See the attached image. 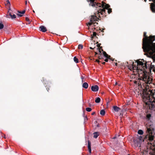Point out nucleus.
Listing matches in <instances>:
<instances>
[{
    "label": "nucleus",
    "mask_w": 155,
    "mask_h": 155,
    "mask_svg": "<svg viewBox=\"0 0 155 155\" xmlns=\"http://www.w3.org/2000/svg\"><path fill=\"white\" fill-rule=\"evenodd\" d=\"M151 116L150 114H147L146 119L148 122L146 124V134L145 137H143L140 136L137 138H135L134 139V142L135 146L140 147L143 141L147 142V149L150 150V153L151 155H155V144L154 140L155 137V129L152 122L150 120V121L151 119Z\"/></svg>",
    "instance_id": "nucleus-1"
},
{
    "label": "nucleus",
    "mask_w": 155,
    "mask_h": 155,
    "mask_svg": "<svg viewBox=\"0 0 155 155\" xmlns=\"http://www.w3.org/2000/svg\"><path fill=\"white\" fill-rule=\"evenodd\" d=\"M143 36L142 48L144 52V54L152 58L153 62H155V43H153L155 40V36L150 35L148 37L146 35V32H144Z\"/></svg>",
    "instance_id": "nucleus-2"
},
{
    "label": "nucleus",
    "mask_w": 155,
    "mask_h": 155,
    "mask_svg": "<svg viewBox=\"0 0 155 155\" xmlns=\"http://www.w3.org/2000/svg\"><path fill=\"white\" fill-rule=\"evenodd\" d=\"M141 61L139 60H137L136 61L137 63V65H134V62H133L132 61H130L129 62V63L127 62V65L129 68L130 71L132 70H137L139 72V70H140L141 71H143V73L145 74V73H148V71L147 72V71L146 70L148 68V69L150 71L151 69H153L154 68V65H152V63H151V65L149 68V65L147 66V62L146 61H144L143 59L141 60Z\"/></svg>",
    "instance_id": "nucleus-3"
},
{
    "label": "nucleus",
    "mask_w": 155,
    "mask_h": 155,
    "mask_svg": "<svg viewBox=\"0 0 155 155\" xmlns=\"http://www.w3.org/2000/svg\"><path fill=\"white\" fill-rule=\"evenodd\" d=\"M145 95V96H144V98L145 100L143 101L146 103L147 108L149 109V112H150V110L151 111V112H155V98L150 97L149 94Z\"/></svg>",
    "instance_id": "nucleus-4"
},
{
    "label": "nucleus",
    "mask_w": 155,
    "mask_h": 155,
    "mask_svg": "<svg viewBox=\"0 0 155 155\" xmlns=\"http://www.w3.org/2000/svg\"><path fill=\"white\" fill-rule=\"evenodd\" d=\"M153 78H138L137 81H135L134 83L136 84H145L148 88L155 87V84L153 83Z\"/></svg>",
    "instance_id": "nucleus-5"
},
{
    "label": "nucleus",
    "mask_w": 155,
    "mask_h": 155,
    "mask_svg": "<svg viewBox=\"0 0 155 155\" xmlns=\"http://www.w3.org/2000/svg\"><path fill=\"white\" fill-rule=\"evenodd\" d=\"M155 89L153 88L152 89H149L148 91L143 92V95L142 96L143 101L145 100V99H144L145 98H144V96H145V95L146 94H149L150 96H150V97L151 98H155L153 96L155 93Z\"/></svg>",
    "instance_id": "nucleus-6"
},
{
    "label": "nucleus",
    "mask_w": 155,
    "mask_h": 155,
    "mask_svg": "<svg viewBox=\"0 0 155 155\" xmlns=\"http://www.w3.org/2000/svg\"><path fill=\"white\" fill-rule=\"evenodd\" d=\"M87 1L88 2H90V5L92 6H95L96 5L97 6L101 7L102 8H104L105 7V4H106V3L102 2L101 6L100 3H97L95 2L94 0H87Z\"/></svg>",
    "instance_id": "nucleus-7"
},
{
    "label": "nucleus",
    "mask_w": 155,
    "mask_h": 155,
    "mask_svg": "<svg viewBox=\"0 0 155 155\" xmlns=\"http://www.w3.org/2000/svg\"><path fill=\"white\" fill-rule=\"evenodd\" d=\"M149 1H152L153 2L151 4L150 8L152 12L155 13V0H149Z\"/></svg>",
    "instance_id": "nucleus-8"
},
{
    "label": "nucleus",
    "mask_w": 155,
    "mask_h": 155,
    "mask_svg": "<svg viewBox=\"0 0 155 155\" xmlns=\"http://www.w3.org/2000/svg\"><path fill=\"white\" fill-rule=\"evenodd\" d=\"M91 90L93 92H97L98 91L99 87L98 85H95L91 87Z\"/></svg>",
    "instance_id": "nucleus-9"
},
{
    "label": "nucleus",
    "mask_w": 155,
    "mask_h": 155,
    "mask_svg": "<svg viewBox=\"0 0 155 155\" xmlns=\"http://www.w3.org/2000/svg\"><path fill=\"white\" fill-rule=\"evenodd\" d=\"M97 19H98V18H97L96 16H91V18L90 20V21L94 23V24L96 23L95 21H97ZM97 24V23H96Z\"/></svg>",
    "instance_id": "nucleus-10"
},
{
    "label": "nucleus",
    "mask_w": 155,
    "mask_h": 155,
    "mask_svg": "<svg viewBox=\"0 0 155 155\" xmlns=\"http://www.w3.org/2000/svg\"><path fill=\"white\" fill-rule=\"evenodd\" d=\"M43 82L45 84V85L46 84H47L48 85V86L47 85H45V87H46V89L48 91V90H49V88H48V87H50V83L49 82H48V81H45V80L43 79Z\"/></svg>",
    "instance_id": "nucleus-11"
},
{
    "label": "nucleus",
    "mask_w": 155,
    "mask_h": 155,
    "mask_svg": "<svg viewBox=\"0 0 155 155\" xmlns=\"http://www.w3.org/2000/svg\"><path fill=\"white\" fill-rule=\"evenodd\" d=\"M8 15L7 16V17L8 18H10V17H9V16H10V18L12 19H14L16 18V15L15 14H13L12 15L11 12H10L9 11H8Z\"/></svg>",
    "instance_id": "nucleus-12"
},
{
    "label": "nucleus",
    "mask_w": 155,
    "mask_h": 155,
    "mask_svg": "<svg viewBox=\"0 0 155 155\" xmlns=\"http://www.w3.org/2000/svg\"><path fill=\"white\" fill-rule=\"evenodd\" d=\"M39 30L42 32H45L47 30L46 27L44 26H40L39 27Z\"/></svg>",
    "instance_id": "nucleus-13"
},
{
    "label": "nucleus",
    "mask_w": 155,
    "mask_h": 155,
    "mask_svg": "<svg viewBox=\"0 0 155 155\" xmlns=\"http://www.w3.org/2000/svg\"><path fill=\"white\" fill-rule=\"evenodd\" d=\"M113 108L114 111L117 112L119 111L121 109L120 107L116 106H114Z\"/></svg>",
    "instance_id": "nucleus-14"
},
{
    "label": "nucleus",
    "mask_w": 155,
    "mask_h": 155,
    "mask_svg": "<svg viewBox=\"0 0 155 155\" xmlns=\"http://www.w3.org/2000/svg\"><path fill=\"white\" fill-rule=\"evenodd\" d=\"M82 87L85 89H87L88 87V85L87 82H84L82 84Z\"/></svg>",
    "instance_id": "nucleus-15"
},
{
    "label": "nucleus",
    "mask_w": 155,
    "mask_h": 155,
    "mask_svg": "<svg viewBox=\"0 0 155 155\" xmlns=\"http://www.w3.org/2000/svg\"><path fill=\"white\" fill-rule=\"evenodd\" d=\"M103 54L104 56L106 57V58H110V56L108 55L106 52L105 51H103Z\"/></svg>",
    "instance_id": "nucleus-16"
},
{
    "label": "nucleus",
    "mask_w": 155,
    "mask_h": 155,
    "mask_svg": "<svg viewBox=\"0 0 155 155\" xmlns=\"http://www.w3.org/2000/svg\"><path fill=\"white\" fill-rule=\"evenodd\" d=\"M93 137L95 138H96L99 135V133L98 132H95L93 133Z\"/></svg>",
    "instance_id": "nucleus-17"
},
{
    "label": "nucleus",
    "mask_w": 155,
    "mask_h": 155,
    "mask_svg": "<svg viewBox=\"0 0 155 155\" xmlns=\"http://www.w3.org/2000/svg\"><path fill=\"white\" fill-rule=\"evenodd\" d=\"M91 143L90 141L89 140L88 141V151H89L90 150H91Z\"/></svg>",
    "instance_id": "nucleus-18"
},
{
    "label": "nucleus",
    "mask_w": 155,
    "mask_h": 155,
    "mask_svg": "<svg viewBox=\"0 0 155 155\" xmlns=\"http://www.w3.org/2000/svg\"><path fill=\"white\" fill-rule=\"evenodd\" d=\"M100 114L102 116H104L105 114V111L104 109L102 110L100 112Z\"/></svg>",
    "instance_id": "nucleus-19"
},
{
    "label": "nucleus",
    "mask_w": 155,
    "mask_h": 155,
    "mask_svg": "<svg viewBox=\"0 0 155 155\" xmlns=\"http://www.w3.org/2000/svg\"><path fill=\"white\" fill-rule=\"evenodd\" d=\"M101 99L99 97H97L95 100V102L96 103H99L100 102Z\"/></svg>",
    "instance_id": "nucleus-20"
},
{
    "label": "nucleus",
    "mask_w": 155,
    "mask_h": 155,
    "mask_svg": "<svg viewBox=\"0 0 155 155\" xmlns=\"http://www.w3.org/2000/svg\"><path fill=\"white\" fill-rule=\"evenodd\" d=\"M138 134L140 135H142L143 134V132L142 130H139L138 131Z\"/></svg>",
    "instance_id": "nucleus-21"
},
{
    "label": "nucleus",
    "mask_w": 155,
    "mask_h": 155,
    "mask_svg": "<svg viewBox=\"0 0 155 155\" xmlns=\"http://www.w3.org/2000/svg\"><path fill=\"white\" fill-rule=\"evenodd\" d=\"M74 60L76 63H77L78 62V59L76 57H74Z\"/></svg>",
    "instance_id": "nucleus-22"
},
{
    "label": "nucleus",
    "mask_w": 155,
    "mask_h": 155,
    "mask_svg": "<svg viewBox=\"0 0 155 155\" xmlns=\"http://www.w3.org/2000/svg\"><path fill=\"white\" fill-rule=\"evenodd\" d=\"M83 46L81 44H79L78 45V48L79 49H83Z\"/></svg>",
    "instance_id": "nucleus-23"
},
{
    "label": "nucleus",
    "mask_w": 155,
    "mask_h": 155,
    "mask_svg": "<svg viewBox=\"0 0 155 155\" xmlns=\"http://www.w3.org/2000/svg\"><path fill=\"white\" fill-rule=\"evenodd\" d=\"M110 6L109 5H108V4H107L106 3V4H105V6L104 7L105 9H108L110 7Z\"/></svg>",
    "instance_id": "nucleus-24"
},
{
    "label": "nucleus",
    "mask_w": 155,
    "mask_h": 155,
    "mask_svg": "<svg viewBox=\"0 0 155 155\" xmlns=\"http://www.w3.org/2000/svg\"><path fill=\"white\" fill-rule=\"evenodd\" d=\"M86 110L87 112H90L91 111L92 109L90 107H87L86 108Z\"/></svg>",
    "instance_id": "nucleus-25"
},
{
    "label": "nucleus",
    "mask_w": 155,
    "mask_h": 155,
    "mask_svg": "<svg viewBox=\"0 0 155 155\" xmlns=\"http://www.w3.org/2000/svg\"><path fill=\"white\" fill-rule=\"evenodd\" d=\"M97 50L99 52V53L98 54L99 55H102V54H101V49L99 48H97Z\"/></svg>",
    "instance_id": "nucleus-26"
},
{
    "label": "nucleus",
    "mask_w": 155,
    "mask_h": 155,
    "mask_svg": "<svg viewBox=\"0 0 155 155\" xmlns=\"http://www.w3.org/2000/svg\"><path fill=\"white\" fill-rule=\"evenodd\" d=\"M92 24H94V23H93V22H89L87 24V25L88 26H91V25H92Z\"/></svg>",
    "instance_id": "nucleus-27"
},
{
    "label": "nucleus",
    "mask_w": 155,
    "mask_h": 155,
    "mask_svg": "<svg viewBox=\"0 0 155 155\" xmlns=\"http://www.w3.org/2000/svg\"><path fill=\"white\" fill-rule=\"evenodd\" d=\"M4 27V25L1 23H0V30L2 29Z\"/></svg>",
    "instance_id": "nucleus-28"
},
{
    "label": "nucleus",
    "mask_w": 155,
    "mask_h": 155,
    "mask_svg": "<svg viewBox=\"0 0 155 155\" xmlns=\"http://www.w3.org/2000/svg\"><path fill=\"white\" fill-rule=\"evenodd\" d=\"M105 8H103L102 9H101V12L102 13L103 12H105Z\"/></svg>",
    "instance_id": "nucleus-29"
},
{
    "label": "nucleus",
    "mask_w": 155,
    "mask_h": 155,
    "mask_svg": "<svg viewBox=\"0 0 155 155\" xmlns=\"http://www.w3.org/2000/svg\"><path fill=\"white\" fill-rule=\"evenodd\" d=\"M112 12V9L109 8L108 10V14H110Z\"/></svg>",
    "instance_id": "nucleus-30"
},
{
    "label": "nucleus",
    "mask_w": 155,
    "mask_h": 155,
    "mask_svg": "<svg viewBox=\"0 0 155 155\" xmlns=\"http://www.w3.org/2000/svg\"><path fill=\"white\" fill-rule=\"evenodd\" d=\"M97 33L96 32H93V37H96Z\"/></svg>",
    "instance_id": "nucleus-31"
},
{
    "label": "nucleus",
    "mask_w": 155,
    "mask_h": 155,
    "mask_svg": "<svg viewBox=\"0 0 155 155\" xmlns=\"http://www.w3.org/2000/svg\"><path fill=\"white\" fill-rule=\"evenodd\" d=\"M98 58L99 59H102L103 58L102 56V55H99L98 57Z\"/></svg>",
    "instance_id": "nucleus-32"
},
{
    "label": "nucleus",
    "mask_w": 155,
    "mask_h": 155,
    "mask_svg": "<svg viewBox=\"0 0 155 155\" xmlns=\"http://www.w3.org/2000/svg\"><path fill=\"white\" fill-rule=\"evenodd\" d=\"M101 45V44L100 43V44H98L97 45V46L98 47L97 48H100V47H101L100 46V45Z\"/></svg>",
    "instance_id": "nucleus-33"
},
{
    "label": "nucleus",
    "mask_w": 155,
    "mask_h": 155,
    "mask_svg": "<svg viewBox=\"0 0 155 155\" xmlns=\"http://www.w3.org/2000/svg\"><path fill=\"white\" fill-rule=\"evenodd\" d=\"M95 61L97 62L98 64H99V63L100 62V61L98 59H96Z\"/></svg>",
    "instance_id": "nucleus-34"
},
{
    "label": "nucleus",
    "mask_w": 155,
    "mask_h": 155,
    "mask_svg": "<svg viewBox=\"0 0 155 155\" xmlns=\"http://www.w3.org/2000/svg\"><path fill=\"white\" fill-rule=\"evenodd\" d=\"M25 20L27 21H29V19L27 17H25Z\"/></svg>",
    "instance_id": "nucleus-35"
},
{
    "label": "nucleus",
    "mask_w": 155,
    "mask_h": 155,
    "mask_svg": "<svg viewBox=\"0 0 155 155\" xmlns=\"http://www.w3.org/2000/svg\"><path fill=\"white\" fill-rule=\"evenodd\" d=\"M108 59H110L112 61H114V59H113L112 58H111V57H110V58H108Z\"/></svg>",
    "instance_id": "nucleus-36"
},
{
    "label": "nucleus",
    "mask_w": 155,
    "mask_h": 155,
    "mask_svg": "<svg viewBox=\"0 0 155 155\" xmlns=\"http://www.w3.org/2000/svg\"><path fill=\"white\" fill-rule=\"evenodd\" d=\"M17 15L19 17H21L22 16V15L19 14H17Z\"/></svg>",
    "instance_id": "nucleus-37"
},
{
    "label": "nucleus",
    "mask_w": 155,
    "mask_h": 155,
    "mask_svg": "<svg viewBox=\"0 0 155 155\" xmlns=\"http://www.w3.org/2000/svg\"><path fill=\"white\" fill-rule=\"evenodd\" d=\"M21 12V14H23L25 13V10H23L22 12Z\"/></svg>",
    "instance_id": "nucleus-38"
},
{
    "label": "nucleus",
    "mask_w": 155,
    "mask_h": 155,
    "mask_svg": "<svg viewBox=\"0 0 155 155\" xmlns=\"http://www.w3.org/2000/svg\"><path fill=\"white\" fill-rule=\"evenodd\" d=\"M108 58H107L106 59H105L104 60V61H105L106 62H108Z\"/></svg>",
    "instance_id": "nucleus-39"
},
{
    "label": "nucleus",
    "mask_w": 155,
    "mask_h": 155,
    "mask_svg": "<svg viewBox=\"0 0 155 155\" xmlns=\"http://www.w3.org/2000/svg\"><path fill=\"white\" fill-rule=\"evenodd\" d=\"M100 48L101 49V51H104L103 49H102V47H100V48Z\"/></svg>",
    "instance_id": "nucleus-40"
},
{
    "label": "nucleus",
    "mask_w": 155,
    "mask_h": 155,
    "mask_svg": "<svg viewBox=\"0 0 155 155\" xmlns=\"http://www.w3.org/2000/svg\"><path fill=\"white\" fill-rule=\"evenodd\" d=\"M95 112H93L91 114V115H94L95 114Z\"/></svg>",
    "instance_id": "nucleus-41"
},
{
    "label": "nucleus",
    "mask_w": 155,
    "mask_h": 155,
    "mask_svg": "<svg viewBox=\"0 0 155 155\" xmlns=\"http://www.w3.org/2000/svg\"><path fill=\"white\" fill-rule=\"evenodd\" d=\"M86 119L87 120V116H86L84 118V120H85Z\"/></svg>",
    "instance_id": "nucleus-42"
},
{
    "label": "nucleus",
    "mask_w": 155,
    "mask_h": 155,
    "mask_svg": "<svg viewBox=\"0 0 155 155\" xmlns=\"http://www.w3.org/2000/svg\"><path fill=\"white\" fill-rule=\"evenodd\" d=\"M94 52H95V56H96V55L98 54V53L97 52H95L94 51Z\"/></svg>",
    "instance_id": "nucleus-43"
},
{
    "label": "nucleus",
    "mask_w": 155,
    "mask_h": 155,
    "mask_svg": "<svg viewBox=\"0 0 155 155\" xmlns=\"http://www.w3.org/2000/svg\"><path fill=\"white\" fill-rule=\"evenodd\" d=\"M7 3L8 4H10V2H9V1L8 0H7Z\"/></svg>",
    "instance_id": "nucleus-44"
},
{
    "label": "nucleus",
    "mask_w": 155,
    "mask_h": 155,
    "mask_svg": "<svg viewBox=\"0 0 155 155\" xmlns=\"http://www.w3.org/2000/svg\"><path fill=\"white\" fill-rule=\"evenodd\" d=\"M18 13H20V14H21V11H18Z\"/></svg>",
    "instance_id": "nucleus-45"
},
{
    "label": "nucleus",
    "mask_w": 155,
    "mask_h": 155,
    "mask_svg": "<svg viewBox=\"0 0 155 155\" xmlns=\"http://www.w3.org/2000/svg\"><path fill=\"white\" fill-rule=\"evenodd\" d=\"M94 48H95V47L94 48H92L91 47H90V49H94Z\"/></svg>",
    "instance_id": "nucleus-46"
},
{
    "label": "nucleus",
    "mask_w": 155,
    "mask_h": 155,
    "mask_svg": "<svg viewBox=\"0 0 155 155\" xmlns=\"http://www.w3.org/2000/svg\"><path fill=\"white\" fill-rule=\"evenodd\" d=\"M97 127H100V125L99 124H97Z\"/></svg>",
    "instance_id": "nucleus-47"
},
{
    "label": "nucleus",
    "mask_w": 155,
    "mask_h": 155,
    "mask_svg": "<svg viewBox=\"0 0 155 155\" xmlns=\"http://www.w3.org/2000/svg\"><path fill=\"white\" fill-rule=\"evenodd\" d=\"M89 151V153H91V150H90L89 151Z\"/></svg>",
    "instance_id": "nucleus-48"
},
{
    "label": "nucleus",
    "mask_w": 155,
    "mask_h": 155,
    "mask_svg": "<svg viewBox=\"0 0 155 155\" xmlns=\"http://www.w3.org/2000/svg\"><path fill=\"white\" fill-rule=\"evenodd\" d=\"M102 63L103 64H105V62H102Z\"/></svg>",
    "instance_id": "nucleus-49"
},
{
    "label": "nucleus",
    "mask_w": 155,
    "mask_h": 155,
    "mask_svg": "<svg viewBox=\"0 0 155 155\" xmlns=\"http://www.w3.org/2000/svg\"><path fill=\"white\" fill-rule=\"evenodd\" d=\"M115 65L117 66V65L118 64H117V63H115Z\"/></svg>",
    "instance_id": "nucleus-50"
},
{
    "label": "nucleus",
    "mask_w": 155,
    "mask_h": 155,
    "mask_svg": "<svg viewBox=\"0 0 155 155\" xmlns=\"http://www.w3.org/2000/svg\"><path fill=\"white\" fill-rule=\"evenodd\" d=\"M117 83L116 82L115 83V85H117Z\"/></svg>",
    "instance_id": "nucleus-51"
},
{
    "label": "nucleus",
    "mask_w": 155,
    "mask_h": 155,
    "mask_svg": "<svg viewBox=\"0 0 155 155\" xmlns=\"http://www.w3.org/2000/svg\"><path fill=\"white\" fill-rule=\"evenodd\" d=\"M83 115L84 117V113H83Z\"/></svg>",
    "instance_id": "nucleus-52"
},
{
    "label": "nucleus",
    "mask_w": 155,
    "mask_h": 155,
    "mask_svg": "<svg viewBox=\"0 0 155 155\" xmlns=\"http://www.w3.org/2000/svg\"><path fill=\"white\" fill-rule=\"evenodd\" d=\"M81 78V79H82V81H83V79L84 78Z\"/></svg>",
    "instance_id": "nucleus-53"
},
{
    "label": "nucleus",
    "mask_w": 155,
    "mask_h": 155,
    "mask_svg": "<svg viewBox=\"0 0 155 155\" xmlns=\"http://www.w3.org/2000/svg\"><path fill=\"white\" fill-rule=\"evenodd\" d=\"M27 4V1H26V2H25V4L26 5Z\"/></svg>",
    "instance_id": "nucleus-54"
},
{
    "label": "nucleus",
    "mask_w": 155,
    "mask_h": 155,
    "mask_svg": "<svg viewBox=\"0 0 155 155\" xmlns=\"http://www.w3.org/2000/svg\"><path fill=\"white\" fill-rule=\"evenodd\" d=\"M153 71H154V72H155V70H154V69H153Z\"/></svg>",
    "instance_id": "nucleus-55"
},
{
    "label": "nucleus",
    "mask_w": 155,
    "mask_h": 155,
    "mask_svg": "<svg viewBox=\"0 0 155 155\" xmlns=\"http://www.w3.org/2000/svg\"><path fill=\"white\" fill-rule=\"evenodd\" d=\"M115 138H116V137H114L113 138V139H115Z\"/></svg>",
    "instance_id": "nucleus-56"
},
{
    "label": "nucleus",
    "mask_w": 155,
    "mask_h": 155,
    "mask_svg": "<svg viewBox=\"0 0 155 155\" xmlns=\"http://www.w3.org/2000/svg\"><path fill=\"white\" fill-rule=\"evenodd\" d=\"M33 12H34V13L35 12V11H34V10H33Z\"/></svg>",
    "instance_id": "nucleus-57"
},
{
    "label": "nucleus",
    "mask_w": 155,
    "mask_h": 155,
    "mask_svg": "<svg viewBox=\"0 0 155 155\" xmlns=\"http://www.w3.org/2000/svg\"><path fill=\"white\" fill-rule=\"evenodd\" d=\"M4 137L5 138H6V137H5V136Z\"/></svg>",
    "instance_id": "nucleus-58"
},
{
    "label": "nucleus",
    "mask_w": 155,
    "mask_h": 155,
    "mask_svg": "<svg viewBox=\"0 0 155 155\" xmlns=\"http://www.w3.org/2000/svg\"><path fill=\"white\" fill-rule=\"evenodd\" d=\"M140 78H142V77H141ZM145 78H146V77H145Z\"/></svg>",
    "instance_id": "nucleus-59"
},
{
    "label": "nucleus",
    "mask_w": 155,
    "mask_h": 155,
    "mask_svg": "<svg viewBox=\"0 0 155 155\" xmlns=\"http://www.w3.org/2000/svg\"><path fill=\"white\" fill-rule=\"evenodd\" d=\"M148 78H150L149 76Z\"/></svg>",
    "instance_id": "nucleus-60"
}]
</instances>
